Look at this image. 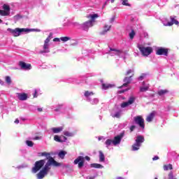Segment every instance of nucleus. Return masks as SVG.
<instances>
[{"label": "nucleus", "mask_w": 179, "mask_h": 179, "mask_svg": "<svg viewBox=\"0 0 179 179\" xmlns=\"http://www.w3.org/2000/svg\"><path fill=\"white\" fill-rule=\"evenodd\" d=\"M99 17V14H90L86 16L87 19H90L87 22H85L81 24L82 28L85 31H87L89 30L90 27H93L94 23L96 22V20Z\"/></svg>", "instance_id": "obj_1"}, {"label": "nucleus", "mask_w": 179, "mask_h": 179, "mask_svg": "<svg viewBox=\"0 0 179 179\" xmlns=\"http://www.w3.org/2000/svg\"><path fill=\"white\" fill-rule=\"evenodd\" d=\"M50 166H53V167H59L62 166V164L55 161L52 157H49V159L42 169L43 172L46 175H48L50 170H51V167H50Z\"/></svg>", "instance_id": "obj_2"}, {"label": "nucleus", "mask_w": 179, "mask_h": 179, "mask_svg": "<svg viewBox=\"0 0 179 179\" xmlns=\"http://www.w3.org/2000/svg\"><path fill=\"white\" fill-rule=\"evenodd\" d=\"M85 160H87V162H90V158L89 156H85V157L83 156H78L74 160V164H78V169H82V167L85 166Z\"/></svg>", "instance_id": "obj_3"}, {"label": "nucleus", "mask_w": 179, "mask_h": 179, "mask_svg": "<svg viewBox=\"0 0 179 179\" xmlns=\"http://www.w3.org/2000/svg\"><path fill=\"white\" fill-rule=\"evenodd\" d=\"M137 48L141 51L143 57H148V55H150V54L153 52V48H152V47L148 46L145 48L142 45H138Z\"/></svg>", "instance_id": "obj_4"}, {"label": "nucleus", "mask_w": 179, "mask_h": 179, "mask_svg": "<svg viewBox=\"0 0 179 179\" xmlns=\"http://www.w3.org/2000/svg\"><path fill=\"white\" fill-rule=\"evenodd\" d=\"M143 142H145V137L143 136H137L136 143L132 145V150H139V148Z\"/></svg>", "instance_id": "obj_5"}, {"label": "nucleus", "mask_w": 179, "mask_h": 179, "mask_svg": "<svg viewBox=\"0 0 179 179\" xmlns=\"http://www.w3.org/2000/svg\"><path fill=\"white\" fill-rule=\"evenodd\" d=\"M44 164H45V159H41L39 161H36L35 162L34 166L32 168V173H37L38 171H40L41 170V168L44 166Z\"/></svg>", "instance_id": "obj_6"}, {"label": "nucleus", "mask_w": 179, "mask_h": 179, "mask_svg": "<svg viewBox=\"0 0 179 179\" xmlns=\"http://www.w3.org/2000/svg\"><path fill=\"white\" fill-rule=\"evenodd\" d=\"M134 121L135 124L142 128V129H145V120L142 116L138 115L134 117Z\"/></svg>", "instance_id": "obj_7"}, {"label": "nucleus", "mask_w": 179, "mask_h": 179, "mask_svg": "<svg viewBox=\"0 0 179 179\" xmlns=\"http://www.w3.org/2000/svg\"><path fill=\"white\" fill-rule=\"evenodd\" d=\"M28 29H20V28H16L15 29H12L10 28L8 29V31H10L14 37H18V36H20V33H23V31H27Z\"/></svg>", "instance_id": "obj_8"}, {"label": "nucleus", "mask_w": 179, "mask_h": 179, "mask_svg": "<svg viewBox=\"0 0 179 179\" xmlns=\"http://www.w3.org/2000/svg\"><path fill=\"white\" fill-rule=\"evenodd\" d=\"M124 133L122 132L120 135L115 136L114 139L113 140V145L114 146H117V145H120L121 143V140L124 138Z\"/></svg>", "instance_id": "obj_9"}, {"label": "nucleus", "mask_w": 179, "mask_h": 179, "mask_svg": "<svg viewBox=\"0 0 179 179\" xmlns=\"http://www.w3.org/2000/svg\"><path fill=\"white\" fill-rule=\"evenodd\" d=\"M136 98L134 96L129 97L128 101L123 102L121 103L122 108H125V107H128V106H131V104H134L135 103Z\"/></svg>", "instance_id": "obj_10"}, {"label": "nucleus", "mask_w": 179, "mask_h": 179, "mask_svg": "<svg viewBox=\"0 0 179 179\" xmlns=\"http://www.w3.org/2000/svg\"><path fill=\"white\" fill-rule=\"evenodd\" d=\"M47 52H50V42L48 39L45 40L43 45V50H41L39 52V54H44Z\"/></svg>", "instance_id": "obj_11"}, {"label": "nucleus", "mask_w": 179, "mask_h": 179, "mask_svg": "<svg viewBox=\"0 0 179 179\" xmlns=\"http://www.w3.org/2000/svg\"><path fill=\"white\" fill-rule=\"evenodd\" d=\"M156 55H165V57H167L169 55V49L159 48L156 51Z\"/></svg>", "instance_id": "obj_12"}, {"label": "nucleus", "mask_w": 179, "mask_h": 179, "mask_svg": "<svg viewBox=\"0 0 179 179\" xmlns=\"http://www.w3.org/2000/svg\"><path fill=\"white\" fill-rule=\"evenodd\" d=\"M19 66H20V69L24 71H30V69H31V64H27L24 62H20Z\"/></svg>", "instance_id": "obj_13"}, {"label": "nucleus", "mask_w": 179, "mask_h": 179, "mask_svg": "<svg viewBox=\"0 0 179 179\" xmlns=\"http://www.w3.org/2000/svg\"><path fill=\"white\" fill-rule=\"evenodd\" d=\"M66 137L65 136H59L58 135H55L54 136V141L56 142H59L60 143H62V142H65L66 141Z\"/></svg>", "instance_id": "obj_14"}, {"label": "nucleus", "mask_w": 179, "mask_h": 179, "mask_svg": "<svg viewBox=\"0 0 179 179\" xmlns=\"http://www.w3.org/2000/svg\"><path fill=\"white\" fill-rule=\"evenodd\" d=\"M17 99L21 101H24L27 100V94L26 93H17Z\"/></svg>", "instance_id": "obj_15"}, {"label": "nucleus", "mask_w": 179, "mask_h": 179, "mask_svg": "<svg viewBox=\"0 0 179 179\" xmlns=\"http://www.w3.org/2000/svg\"><path fill=\"white\" fill-rule=\"evenodd\" d=\"M110 29H111V25L105 24L103 27V30L101 32V34L102 35L106 34L107 31H110Z\"/></svg>", "instance_id": "obj_16"}, {"label": "nucleus", "mask_w": 179, "mask_h": 179, "mask_svg": "<svg viewBox=\"0 0 179 179\" xmlns=\"http://www.w3.org/2000/svg\"><path fill=\"white\" fill-rule=\"evenodd\" d=\"M155 112H152L146 118L147 122H152L153 121V119L155 118Z\"/></svg>", "instance_id": "obj_17"}, {"label": "nucleus", "mask_w": 179, "mask_h": 179, "mask_svg": "<svg viewBox=\"0 0 179 179\" xmlns=\"http://www.w3.org/2000/svg\"><path fill=\"white\" fill-rule=\"evenodd\" d=\"M63 129H64V127H62L52 128V131L53 134H59V132H62Z\"/></svg>", "instance_id": "obj_18"}, {"label": "nucleus", "mask_w": 179, "mask_h": 179, "mask_svg": "<svg viewBox=\"0 0 179 179\" xmlns=\"http://www.w3.org/2000/svg\"><path fill=\"white\" fill-rule=\"evenodd\" d=\"M99 162L104 163L106 162V157L104 156V153H103V151L100 150L99 151Z\"/></svg>", "instance_id": "obj_19"}, {"label": "nucleus", "mask_w": 179, "mask_h": 179, "mask_svg": "<svg viewBox=\"0 0 179 179\" xmlns=\"http://www.w3.org/2000/svg\"><path fill=\"white\" fill-rule=\"evenodd\" d=\"M111 87H114V85L106 84V83L102 84V88L104 89V90L111 89Z\"/></svg>", "instance_id": "obj_20"}, {"label": "nucleus", "mask_w": 179, "mask_h": 179, "mask_svg": "<svg viewBox=\"0 0 179 179\" xmlns=\"http://www.w3.org/2000/svg\"><path fill=\"white\" fill-rule=\"evenodd\" d=\"M132 76H134V74H132L131 76L129 77H125L123 80V82L124 83H128L129 85V83H131V82H132Z\"/></svg>", "instance_id": "obj_21"}, {"label": "nucleus", "mask_w": 179, "mask_h": 179, "mask_svg": "<svg viewBox=\"0 0 179 179\" xmlns=\"http://www.w3.org/2000/svg\"><path fill=\"white\" fill-rule=\"evenodd\" d=\"M167 93H169L168 90H160L157 92L159 96H164V94H167Z\"/></svg>", "instance_id": "obj_22"}, {"label": "nucleus", "mask_w": 179, "mask_h": 179, "mask_svg": "<svg viewBox=\"0 0 179 179\" xmlns=\"http://www.w3.org/2000/svg\"><path fill=\"white\" fill-rule=\"evenodd\" d=\"M163 169L164 171H168V170H173V165L171 164L164 165Z\"/></svg>", "instance_id": "obj_23"}, {"label": "nucleus", "mask_w": 179, "mask_h": 179, "mask_svg": "<svg viewBox=\"0 0 179 179\" xmlns=\"http://www.w3.org/2000/svg\"><path fill=\"white\" fill-rule=\"evenodd\" d=\"M171 22H168V24L169 26H173V24H178L179 22L177 20L174 19L173 17H171Z\"/></svg>", "instance_id": "obj_24"}, {"label": "nucleus", "mask_w": 179, "mask_h": 179, "mask_svg": "<svg viewBox=\"0 0 179 179\" xmlns=\"http://www.w3.org/2000/svg\"><path fill=\"white\" fill-rule=\"evenodd\" d=\"M47 176L42 170L39 171V173L37 174V177L39 179H43L44 177Z\"/></svg>", "instance_id": "obj_25"}, {"label": "nucleus", "mask_w": 179, "mask_h": 179, "mask_svg": "<svg viewBox=\"0 0 179 179\" xmlns=\"http://www.w3.org/2000/svg\"><path fill=\"white\" fill-rule=\"evenodd\" d=\"M91 167L94 168V169H103V165L100 164H91Z\"/></svg>", "instance_id": "obj_26"}, {"label": "nucleus", "mask_w": 179, "mask_h": 179, "mask_svg": "<svg viewBox=\"0 0 179 179\" xmlns=\"http://www.w3.org/2000/svg\"><path fill=\"white\" fill-rule=\"evenodd\" d=\"M109 51H115V52H116V53H115V55H120V54L122 53V51L115 49V48H110Z\"/></svg>", "instance_id": "obj_27"}, {"label": "nucleus", "mask_w": 179, "mask_h": 179, "mask_svg": "<svg viewBox=\"0 0 179 179\" xmlns=\"http://www.w3.org/2000/svg\"><path fill=\"white\" fill-rule=\"evenodd\" d=\"M65 155H66V152L62 150L59 152L58 156L60 159H64L65 157Z\"/></svg>", "instance_id": "obj_28"}, {"label": "nucleus", "mask_w": 179, "mask_h": 179, "mask_svg": "<svg viewBox=\"0 0 179 179\" xmlns=\"http://www.w3.org/2000/svg\"><path fill=\"white\" fill-rule=\"evenodd\" d=\"M10 12L5 11V10H0V15L1 16H8Z\"/></svg>", "instance_id": "obj_29"}, {"label": "nucleus", "mask_w": 179, "mask_h": 179, "mask_svg": "<svg viewBox=\"0 0 179 179\" xmlns=\"http://www.w3.org/2000/svg\"><path fill=\"white\" fill-rule=\"evenodd\" d=\"M61 41H64V43L66 41H69L71 40V37L69 36H63L60 38Z\"/></svg>", "instance_id": "obj_30"}, {"label": "nucleus", "mask_w": 179, "mask_h": 179, "mask_svg": "<svg viewBox=\"0 0 179 179\" xmlns=\"http://www.w3.org/2000/svg\"><path fill=\"white\" fill-rule=\"evenodd\" d=\"M94 93L93 92H89V91H85L84 96L85 97H90V96H93Z\"/></svg>", "instance_id": "obj_31"}, {"label": "nucleus", "mask_w": 179, "mask_h": 179, "mask_svg": "<svg viewBox=\"0 0 179 179\" xmlns=\"http://www.w3.org/2000/svg\"><path fill=\"white\" fill-rule=\"evenodd\" d=\"M148 90H149V86L140 87V92H141L142 93H143L145 92H148Z\"/></svg>", "instance_id": "obj_32"}, {"label": "nucleus", "mask_w": 179, "mask_h": 179, "mask_svg": "<svg viewBox=\"0 0 179 179\" xmlns=\"http://www.w3.org/2000/svg\"><path fill=\"white\" fill-rule=\"evenodd\" d=\"M135 31L134 29L131 30V31L129 34V38L131 40H134V37H135Z\"/></svg>", "instance_id": "obj_33"}, {"label": "nucleus", "mask_w": 179, "mask_h": 179, "mask_svg": "<svg viewBox=\"0 0 179 179\" xmlns=\"http://www.w3.org/2000/svg\"><path fill=\"white\" fill-rule=\"evenodd\" d=\"M3 9L6 11V12H10V7L6 4H4L3 6Z\"/></svg>", "instance_id": "obj_34"}, {"label": "nucleus", "mask_w": 179, "mask_h": 179, "mask_svg": "<svg viewBox=\"0 0 179 179\" xmlns=\"http://www.w3.org/2000/svg\"><path fill=\"white\" fill-rule=\"evenodd\" d=\"M113 118H120L121 117V112H116L115 114L112 115Z\"/></svg>", "instance_id": "obj_35"}, {"label": "nucleus", "mask_w": 179, "mask_h": 179, "mask_svg": "<svg viewBox=\"0 0 179 179\" xmlns=\"http://www.w3.org/2000/svg\"><path fill=\"white\" fill-rule=\"evenodd\" d=\"M41 156H46L47 159L49 160L50 157H51V154L44 152L41 153Z\"/></svg>", "instance_id": "obj_36"}, {"label": "nucleus", "mask_w": 179, "mask_h": 179, "mask_svg": "<svg viewBox=\"0 0 179 179\" xmlns=\"http://www.w3.org/2000/svg\"><path fill=\"white\" fill-rule=\"evenodd\" d=\"M26 144H27V146H29V148H33V146L34 145V143H33V141H26Z\"/></svg>", "instance_id": "obj_37"}, {"label": "nucleus", "mask_w": 179, "mask_h": 179, "mask_svg": "<svg viewBox=\"0 0 179 179\" xmlns=\"http://www.w3.org/2000/svg\"><path fill=\"white\" fill-rule=\"evenodd\" d=\"M6 82L7 84L10 85L12 83V79L9 76H6Z\"/></svg>", "instance_id": "obj_38"}, {"label": "nucleus", "mask_w": 179, "mask_h": 179, "mask_svg": "<svg viewBox=\"0 0 179 179\" xmlns=\"http://www.w3.org/2000/svg\"><path fill=\"white\" fill-rule=\"evenodd\" d=\"M105 144L106 145V146H110V145H113V140L107 139L105 142Z\"/></svg>", "instance_id": "obj_39"}, {"label": "nucleus", "mask_w": 179, "mask_h": 179, "mask_svg": "<svg viewBox=\"0 0 179 179\" xmlns=\"http://www.w3.org/2000/svg\"><path fill=\"white\" fill-rule=\"evenodd\" d=\"M122 1V5H124V6H131L129 3H128V0H121Z\"/></svg>", "instance_id": "obj_40"}, {"label": "nucleus", "mask_w": 179, "mask_h": 179, "mask_svg": "<svg viewBox=\"0 0 179 179\" xmlns=\"http://www.w3.org/2000/svg\"><path fill=\"white\" fill-rule=\"evenodd\" d=\"M169 179H177L173 174V171H171L168 175Z\"/></svg>", "instance_id": "obj_41"}, {"label": "nucleus", "mask_w": 179, "mask_h": 179, "mask_svg": "<svg viewBox=\"0 0 179 179\" xmlns=\"http://www.w3.org/2000/svg\"><path fill=\"white\" fill-rule=\"evenodd\" d=\"M131 73H132V75H134V69H129L126 72L125 75H126V76H128L131 75Z\"/></svg>", "instance_id": "obj_42"}, {"label": "nucleus", "mask_w": 179, "mask_h": 179, "mask_svg": "<svg viewBox=\"0 0 179 179\" xmlns=\"http://www.w3.org/2000/svg\"><path fill=\"white\" fill-rule=\"evenodd\" d=\"M64 135L65 136H73V134L69 132V131H64Z\"/></svg>", "instance_id": "obj_43"}, {"label": "nucleus", "mask_w": 179, "mask_h": 179, "mask_svg": "<svg viewBox=\"0 0 179 179\" xmlns=\"http://www.w3.org/2000/svg\"><path fill=\"white\" fill-rule=\"evenodd\" d=\"M145 78H146V74L143 73L138 77V80H143Z\"/></svg>", "instance_id": "obj_44"}, {"label": "nucleus", "mask_w": 179, "mask_h": 179, "mask_svg": "<svg viewBox=\"0 0 179 179\" xmlns=\"http://www.w3.org/2000/svg\"><path fill=\"white\" fill-rule=\"evenodd\" d=\"M52 38V33L50 32L48 37L46 38V40H48L49 42L51 41V39Z\"/></svg>", "instance_id": "obj_45"}, {"label": "nucleus", "mask_w": 179, "mask_h": 179, "mask_svg": "<svg viewBox=\"0 0 179 179\" xmlns=\"http://www.w3.org/2000/svg\"><path fill=\"white\" fill-rule=\"evenodd\" d=\"M136 128V126L135 125H131L130 127V132H134V131L135 130V129Z\"/></svg>", "instance_id": "obj_46"}, {"label": "nucleus", "mask_w": 179, "mask_h": 179, "mask_svg": "<svg viewBox=\"0 0 179 179\" xmlns=\"http://www.w3.org/2000/svg\"><path fill=\"white\" fill-rule=\"evenodd\" d=\"M53 41H55V42H59V41H61V38H55L53 39Z\"/></svg>", "instance_id": "obj_47"}, {"label": "nucleus", "mask_w": 179, "mask_h": 179, "mask_svg": "<svg viewBox=\"0 0 179 179\" xmlns=\"http://www.w3.org/2000/svg\"><path fill=\"white\" fill-rule=\"evenodd\" d=\"M128 83H124L122 86H120V87H119V89H121L122 87H127V86H128Z\"/></svg>", "instance_id": "obj_48"}, {"label": "nucleus", "mask_w": 179, "mask_h": 179, "mask_svg": "<svg viewBox=\"0 0 179 179\" xmlns=\"http://www.w3.org/2000/svg\"><path fill=\"white\" fill-rule=\"evenodd\" d=\"M125 92H128V90H120L119 91V93L122 94V93H125Z\"/></svg>", "instance_id": "obj_49"}, {"label": "nucleus", "mask_w": 179, "mask_h": 179, "mask_svg": "<svg viewBox=\"0 0 179 179\" xmlns=\"http://www.w3.org/2000/svg\"><path fill=\"white\" fill-rule=\"evenodd\" d=\"M34 98L37 97V90H35V92L34 94Z\"/></svg>", "instance_id": "obj_50"}, {"label": "nucleus", "mask_w": 179, "mask_h": 179, "mask_svg": "<svg viewBox=\"0 0 179 179\" xmlns=\"http://www.w3.org/2000/svg\"><path fill=\"white\" fill-rule=\"evenodd\" d=\"M152 160H159V157H157V156H155V157H154L153 158H152Z\"/></svg>", "instance_id": "obj_51"}, {"label": "nucleus", "mask_w": 179, "mask_h": 179, "mask_svg": "<svg viewBox=\"0 0 179 179\" xmlns=\"http://www.w3.org/2000/svg\"><path fill=\"white\" fill-rule=\"evenodd\" d=\"M38 111H39V113H41L43 111V108H38Z\"/></svg>", "instance_id": "obj_52"}, {"label": "nucleus", "mask_w": 179, "mask_h": 179, "mask_svg": "<svg viewBox=\"0 0 179 179\" xmlns=\"http://www.w3.org/2000/svg\"><path fill=\"white\" fill-rule=\"evenodd\" d=\"M38 139H40V137L36 136V137L34 138V141H38Z\"/></svg>", "instance_id": "obj_53"}, {"label": "nucleus", "mask_w": 179, "mask_h": 179, "mask_svg": "<svg viewBox=\"0 0 179 179\" xmlns=\"http://www.w3.org/2000/svg\"><path fill=\"white\" fill-rule=\"evenodd\" d=\"M15 124H19L20 121H19L18 119H16V120H15Z\"/></svg>", "instance_id": "obj_54"}, {"label": "nucleus", "mask_w": 179, "mask_h": 179, "mask_svg": "<svg viewBox=\"0 0 179 179\" xmlns=\"http://www.w3.org/2000/svg\"><path fill=\"white\" fill-rule=\"evenodd\" d=\"M108 1H110L111 3H114V2L115 1V0H108Z\"/></svg>", "instance_id": "obj_55"}, {"label": "nucleus", "mask_w": 179, "mask_h": 179, "mask_svg": "<svg viewBox=\"0 0 179 179\" xmlns=\"http://www.w3.org/2000/svg\"><path fill=\"white\" fill-rule=\"evenodd\" d=\"M106 5H107V1L105 2V3L103 4V8H104V6H106Z\"/></svg>", "instance_id": "obj_56"}, {"label": "nucleus", "mask_w": 179, "mask_h": 179, "mask_svg": "<svg viewBox=\"0 0 179 179\" xmlns=\"http://www.w3.org/2000/svg\"><path fill=\"white\" fill-rule=\"evenodd\" d=\"M94 178H96L94 176H93V177H90L89 179H94Z\"/></svg>", "instance_id": "obj_57"}, {"label": "nucleus", "mask_w": 179, "mask_h": 179, "mask_svg": "<svg viewBox=\"0 0 179 179\" xmlns=\"http://www.w3.org/2000/svg\"><path fill=\"white\" fill-rule=\"evenodd\" d=\"M115 19V18H114V17L111 18V22H114Z\"/></svg>", "instance_id": "obj_58"}, {"label": "nucleus", "mask_w": 179, "mask_h": 179, "mask_svg": "<svg viewBox=\"0 0 179 179\" xmlns=\"http://www.w3.org/2000/svg\"><path fill=\"white\" fill-rule=\"evenodd\" d=\"M117 179H124V178H122V177H118V178H117Z\"/></svg>", "instance_id": "obj_59"}, {"label": "nucleus", "mask_w": 179, "mask_h": 179, "mask_svg": "<svg viewBox=\"0 0 179 179\" xmlns=\"http://www.w3.org/2000/svg\"><path fill=\"white\" fill-rule=\"evenodd\" d=\"M142 84H143V86H145V81H143V82L142 83Z\"/></svg>", "instance_id": "obj_60"}, {"label": "nucleus", "mask_w": 179, "mask_h": 179, "mask_svg": "<svg viewBox=\"0 0 179 179\" xmlns=\"http://www.w3.org/2000/svg\"><path fill=\"white\" fill-rule=\"evenodd\" d=\"M55 111H59V109H55Z\"/></svg>", "instance_id": "obj_61"}, {"label": "nucleus", "mask_w": 179, "mask_h": 179, "mask_svg": "<svg viewBox=\"0 0 179 179\" xmlns=\"http://www.w3.org/2000/svg\"><path fill=\"white\" fill-rule=\"evenodd\" d=\"M0 23H2V20L0 19Z\"/></svg>", "instance_id": "obj_62"}, {"label": "nucleus", "mask_w": 179, "mask_h": 179, "mask_svg": "<svg viewBox=\"0 0 179 179\" xmlns=\"http://www.w3.org/2000/svg\"><path fill=\"white\" fill-rule=\"evenodd\" d=\"M0 84H1V80H0Z\"/></svg>", "instance_id": "obj_63"}]
</instances>
